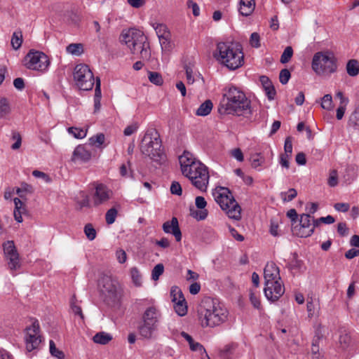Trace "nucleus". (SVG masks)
I'll list each match as a JSON object with an SVG mask.
<instances>
[{
    "label": "nucleus",
    "instance_id": "obj_1",
    "mask_svg": "<svg viewBox=\"0 0 359 359\" xmlns=\"http://www.w3.org/2000/svg\"><path fill=\"white\" fill-rule=\"evenodd\" d=\"M229 311L217 299L205 297L197 308V320L202 328H215L228 320Z\"/></svg>",
    "mask_w": 359,
    "mask_h": 359
},
{
    "label": "nucleus",
    "instance_id": "obj_2",
    "mask_svg": "<svg viewBox=\"0 0 359 359\" xmlns=\"http://www.w3.org/2000/svg\"><path fill=\"white\" fill-rule=\"evenodd\" d=\"M250 106L245 94L237 87L230 86L224 93L218 110L220 114L242 116L249 111Z\"/></svg>",
    "mask_w": 359,
    "mask_h": 359
},
{
    "label": "nucleus",
    "instance_id": "obj_3",
    "mask_svg": "<svg viewBox=\"0 0 359 359\" xmlns=\"http://www.w3.org/2000/svg\"><path fill=\"white\" fill-rule=\"evenodd\" d=\"M215 57L230 70L237 69L244 64L243 48L238 43H218Z\"/></svg>",
    "mask_w": 359,
    "mask_h": 359
},
{
    "label": "nucleus",
    "instance_id": "obj_4",
    "mask_svg": "<svg viewBox=\"0 0 359 359\" xmlns=\"http://www.w3.org/2000/svg\"><path fill=\"white\" fill-rule=\"evenodd\" d=\"M265 280L264 294L271 302L277 301L285 292L279 268L274 262H268L264 270Z\"/></svg>",
    "mask_w": 359,
    "mask_h": 359
},
{
    "label": "nucleus",
    "instance_id": "obj_5",
    "mask_svg": "<svg viewBox=\"0 0 359 359\" xmlns=\"http://www.w3.org/2000/svg\"><path fill=\"white\" fill-rule=\"evenodd\" d=\"M121 43L126 45L133 54H140L143 60H149L151 55L149 43L143 32L135 29L123 30L120 36Z\"/></svg>",
    "mask_w": 359,
    "mask_h": 359
},
{
    "label": "nucleus",
    "instance_id": "obj_6",
    "mask_svg": "<svg viewBox=\"0 0 359 359\" xmlns=\"http://www.w3.org/2000/svg\"><path fill=\"white\" fill-rule=\"evenodd\" d=\"M140 149L144 155L158 164H163L166 160L160 135L156 130L147 131L144 134Z\"/></svg>",
    "mask_w": 359,
    "mask_h": 359
},
{
    "label": "nucleus",
    "instance_id": "obj_7",
    "mask_svg": "<svg viewBox=\"0 0 359 359\" xmlns=\"http://www.w3.org/2000/svg\"><path fill=\"white\" fill-rule=\"evenodd\" d=\"M161 316V312L156 306L151 305L147 307L142 314V323L138 326L140 335L146 339H151L158 329Z\"/></svg>",
    "mask_w": 359,
    "mask_h": 359
},
{
    "label": "nucleus",
    "instance_id": "obj_8",
    "mask_svg": "<svg viewBox=\"0 0 359 359\" xmlns=\"http://www.w3.org/2000/svg\"><path fill=\"white\" fill-rule=\"evenodd\" d=\"M311 67L318 75L330 74L337 70V60L331 52H318L313 57Z\"/></svg>",
    "mask_w": 359,
    "mask_h": 359
},
{
    "label": "nucleus",
    "instance_id": "obj_9",
    "mask_svg": "<svg viewBox=\"0 0 359 359\" xmlns=\"http://www.w3.org/2000/svg\"><path fill=\"white\" fill-rule=\"evenodd\" d=\"M183 175L189 178L197 189L202 191H206L210 175L208 168L201 161L194 164L192 168H189Z\"/></svg>",
    "mask_w": 359,
    "mask_h": 359
},
{
    "label": "nucleus",
    "instance_id": "obj_10",
    "mask_svg": "<svg viewBox=\"0 0 359 359\" xmlns=\"http://www.w3.org/2000/svg\"><path fill=\"white\" fill-rule=\"evenodd\" d=\"M23 65L29 69L43 73L50 65V60L44 53L30 50L24 57Z\"/></svg>",
    "mask_w": 359,
    "mask_h": 359
},
{
    "label": "nucleus",
    "instance_id": "obj_11",
    "mask_svg": "<svg viewBox=\"0 0 359 359\" xmlns=\"http://www.w3.org/2000/svg\"><path fill=\"white\" fill-rule=\"evenodd\" d=\"M74 79L76 85L82 90H91L96 81L90 67L85 64H79L75 67Z\"/></svg>",
    "mask_w": 359,
    "mask_h": 359
},
{
    "label": "nucleus",
    "instance_id": "obj_12",
    "mask_svg": "<svg viewBox=\"0 0 359 359\" xmlns=\"http://www.w3.org/2000/svg\"><path fill=\"white\" fill-rule=\"evenodd\" d=\"M299 224L292 227L293 234L300 238H307L311 236L316 227V219L310 215L309 213H302L300 215Z\"/></svg>",
    "mask_w": 359,
    "mask_h": 359
},
{
    "label": "nucleus",
    "instance_id": "obj_13",
    "mask_svg": "<svg viewBox=\"0 0 359 359\" xmlns=\"http://www.w3.org/2000/svg\"><path fill=\"white\" fill-rule=\"evenodd\" d=\"M99 286L101 292L114 302L119 300L121 297L122 290L121 285L117 281L112 280L111 277H102L100 280Z\"/></svg>",
    "mask_w": 359,
    "mask_h": 359
},
{
    "label": "nucleus",
    "instance_id": "obj_14",
    "mask_svg": "<svg viewBox=\"0 0 359 359\" xmlns=\"http://www.w3.org/2000/svg\"><path fill=\"white\" fill-rule=\"evenodd\" d=\"M25 342L26 348L29 352L36 349L41 344V336L38 320L34 321L31 326L26 328Z\"/></svg>",
    "mask_w": 359,
    "mask_h": 359
},
{
    "label": "nucleus",
    "instance_id": "obj_15",
    "mask_svg": "<svg viewBox=\"0 0 359 359\" xmlns=\"http://www.w3.org/2000/svg\"><path fill=\"white\" fill-rule=\"evenodd\" d=\"M4 254L8 260V264L11 270L20 267L19 255L15 249L13 241H8L4 244Z\"/></svg>",
    "mask_w": 359,
    "mask_h": 359
},
{
    "label": "nucleus",
    "instance_id": "obj_16",
    "mask_svg": "<svg viewBox=\"0 0 359 359\" xmlns=\"http://www.w3.org/2000/svg\"><path fill=\"white\" fill-rule=\"evenodd\" d=\"M215 202H236L231 191L224 187H217L212 191Z\"/></svg>",
    "mask_w": 359,
    "mask_h": 359
},
{
    "label": "nucleus",
    "instance_id": "obj_17",
    "mask_svg": "<svg viewBox=\"0 0 359 359\" xmlns=\"http://www.w3.org/2000/svg\"><path fill=\"white\" fill-rule=\"evenodd\" d=\"M163 230L166 233H172L175 236L176 241H181L182 233L177 217H173L170 221L164 222L163 224Z\"/></svg>",
    "mask_w": 359,
    "mask_h": 359
},
{
    "label": "nucleus",
    "instance_id": "obj_18",
    "mask_svg": "<svg viewBox=\"0 0 359 359\" xmlns=\"http://www.w3.org/2000/svg\"><path fill=\"white\" fill-rule=\"evenodd\" d=\"M156 33L159 39V41L162 49H168L170 48V34L168 30L166 25L163 24H156L154 26Z\"/></svg>",
    "mask_w": 359,
    "mask_h": 359
},
{
    "label": "nucleus",
    "instance_id": "obj_19",
    "mask_svg": "<svg viewBox=\"0 0 359 359\" xmlns=\"http://www.w3.org/2000/svg\"><path fill=\"white\" fill-rule=\"evenodd\" d=\"M91 158V151L84 144L78 145L74 150L72 161L87 162Z\"/></svg>",
    "mask_w": 359,
    "mask_h": 359
},
{
    "label": "nucleus",
    "instance_id": "obj_20",
    "mask_svg": "<svg viewBox=\"0 0 359 359\" xmlns=\"http://www.w3.org/2000/svg\"><path fill=\"white\" fill-rule=\"evenodd\" d=\"M222 210L226 212L229 218L239 220L241 217V208L239 203H219Z\"/></svg>",
    "mask_w": 359,
    "mask_h": 359
},
{
    "label": "nucleus",
    "instance_id": "obj_21",
    "mask_svg": "<svg viewBox=\"0 0 359 359\" xmlns=\"http://www.w3.org/2000/svg\"><path fill=\"white\" fill-rule=\"evenodd\" d=\"M179 161L182 174L187 172L189 168H192L194 164H196L200 161L196 160L194 155L189 151H184L179 157Z\"/></svg>",
    "mask_w": 359,
    "mask_h": 359
},
{
    "label": "nucleus",
    "instance_id": "obj_22",
    "mask_svg": "<svg viewBox=\"0 0 359 359\" xmlns=\"http://www.w3.org/2000/svg\"><path fill=\"white\" fill-rule=\"evenodd\" d=\"M15 191L19 197L13 198V202H22L21 199L26 201L28 199L27 196L33 194L34 188L32 185L23 182L20 187L15 188Z\"/></svg>",
    "mask_w": 359,
    "mask_h": 359
},
{
    "label": "nucleus",
    "instance_id": "obj_23",
    "mask_svg": "<svg viewBox=\"0 0 359 359\" xmlns=\"http://www.w3.org/2000/svg\"><path fill=\"white\" fill-rule=\"evenodd\" d=\"M196 205L190 207V215L197 220L205 219L208 215V210L205 208L207 203H195Z\"/></svg>",
    "mask_w": 359,
    "mask_h": 359
},
{
    "label": "nucleus",
    "instance_id": "obj_24",
    "mask_svg": "<svg viewBox=\"0 0 359 359\" xmlns=\"http://www.w3.org/2000/svg\"><path fill=\"white\" fill-rule=\"evenodd\" d=\"M255 8V0H241L239 13L243 16H249L253 13Z\"/></svg>",
    "mask_w": 359,
    "mask_h": 359
},
{
    "label": "nucleus",
    "instance_id": "obj_25",
    "mask_svg": "<svg viewBox=\"0 0 359 359\" xmlns=\"http://www.w3.org/2000/svg\"><path fill=\"white\" fill-rule=\"evenodd\" d=\"M112 191L102 184H97L95 187V196L101 202L111 198Z\"/></svg>",
    "mask_w": 359,
    "mask_h": 359
},
{
    "label": "nucleus",
    "instance_id": "obj_26",
    "mask_svg": "<svg viewBox=\"0 0 359 359\" xmlns=\"http://www.w3.org/2000/svg\"><path fill=\"white\" fill-rule=\"evenodd\" d=\"M236 345L235 344H229L225 345L219 352V358L220 359H231L236 350Z\"/></svg>",
    "mask_w": 359,
    "mask_h": 359
},
{
    "label": "nucleus",
    "instance_id": "obj_27",
    "mask_svg": "<svg viewBox=\"0 0 359 359\" xmlns=\"http://www.w3.org/2000/svg\"><path fill=\"white\" fill-rule=\"evenodd\" d=\"M15 208L13 212L15 219L18 222L23 221L22 215H28V212L26 208V203H15Z\"/></svg>",
    "mask_w": 359,
    "mask_h": 359
},
{
    "label": "nucleus",
    "instance_id": "obj_28",
    "mask_svg": "<svg viewBox=\"0 0 359 359\" xmlns=\"http://www.w3.org/2000/svg\"><path fill=\"white\" fill-rule=\"evenodd\" d=\"M213 104L211 100H207L200 105L196 110V114L200 116H207L210 113Z\"/></svg>",
    "mask_w": 359,
    "mask_h": 359
},
{
    "label": "nucleus",
    "instance_id": "obj_29",
    "mask_svg": "<svg viewBox=\"0 0 359 359\" xmlns=\"http://www.w3.org/2000/svg\"><path fill=\"white\" fill-rule=\"evenodd\" d=\"M93 339L96 344L104 345L108 344L112 339V337L108 333L100 332L97 333L93 337Z\"/></svg>",
    "mask_w": 359,
    "mask_h": 359
},
{
    "label": "nucleus",
    "instance_id": "obj_30",
    "mask_svg": "<svg viewBox=\"0 0 359 359\" xmlns=\"http://www.w3.org/2000/svg\"><path fill=\"white\" fill-rule=\"evenodd\" d=\"M346 71L349 76H355L359 74V62L356 60H350L346 65Z\"/></svg>",
    "mask_w": 359,
    "mask_h": 359
},
{
    "label": "nucleus",
    "instance_id": "obj_31",
    "mask_svg": "<svg viewBox=\"0 0 359 359\" xmlns=\"http://www.w3.org/2000/svg\"><path fill=\"white\" fill-rule=\"evenodd\" d=\"M11 43L14 50H18L21 47L22 43V33L20 30L13 32Z\"/></svg>",
    "mask_w": 359,
    "mask_h": 359
},
{
    "label": "nucleus",
    "instance_id": "obj_32",
    "mask_svg": "<svg viewBox=\"0 0 359 359\" xmlns=\"http://www.w3.org/2000/svg\"><path fill=\"white\" fill-rule=\"evenodd\" d=\"M67 52L74 55H81L83 52V46L81 43H70L66 48Z\"/></svg>",
    "mask_w": 359,
    "mask_h": 359
},
{
    "label": "nucleus",
    "instance_id": "obj_33",
    "mask_svg": "<svg viewBox=\"0 0 359 359\" xmlns=\"http://www.w3.org/2000/svg\"><path fill=\"white\" fill-rule=\"evenodd\" d=\"M172 302L176 304L178 302L184 301V297L181 290L177 287H172L170 290Z\"/></svg>",
    "mask_w": 359,
    "mask_h": 359
},
{
    "label": "nucleus",
    "instance_id": "obj_34",
    "mask_svg": "<svg viewBox=\"0 0 359 359\" xmlns=\"http://www.w3.org/2000/svg\"><path fill=\"white\" fill-rule=\"evenodd\" d=\"M67 131L69 134L72 135L75 138L77 139H83L87 135L88 130L76 128V127H69L67 129Z\"/></svg>",
    "mask_w": 359,
    "mask_h": 359
},
{
    "label": "nucleus",
    "instance_id": "obj_35",
    "mask_svg": "<svg viewBox=\"0 0 359 359\" xmlns=\"http://www.w3.org/2000/svg\"><path fill=\"white\" fill-rule=\"evenodd\" d=\"M174 309L180 316H184L187 313L188 308L186 299L178 302L174 304Z\"/></svg>",
    "mask_w": 359,
    "mask_h": 359
},
{
    "label": "nucleus",
    "instance_id": "obj_36",
    "mask_svg": "<svg viewBox=\"0 0 359 359\" xmlns=\"http://www.w3.org/2000/svg\"><path fill=\"white\" fill-rule=\"evenodd\" d=\"M49 350L52 356L57 359H65L64 352L56 348L55 344L53 340L49 341Z\"/></svg>",
    "mask_w": 359,
    "mask_h": 359
},
{
    "label": "nucleus",
    "instance_id": "obj_37",
    "mask_svg": "<svg viewBox=\"0 0 359 359\" xmlns=\"http://www.w3.org/2000/svg\"><path fill=\"white\" fill-rule=\"evenodd\" d=\"M148 79L151 83L156 86H161L163 83L161 74L156 72H149Z\"/></svg>",
    "mask_w": 359,
    "mask_h": 359
},
{
    "label": "nucleus",
    "instance_id": "obj_38",
    "mask_svg": "<svg viewBox=\"0 0 359 359\" xmlns=\"http://www.w3.org/2000/svg\"><path fill=\"white\" fill-rule=\"evenodd\" d=\"M105 140V136L103 133H99L96 135L91 137L89 139V144L92 146H95L96 147H101Z\"/></svg>",
    "mask_w": 359,
    "mask_h": 359
},
{
    "label": "nucleus",
    "instance_id": "obj_39",
    "mask_svg": "<svg viewBox=\"0 0 359 359\" xmlns=\"http://www.w3.org/2000/svg\"><path fill=\"white\" fill-rule=\"evenodd\" d=\"M130 276L133 283L136 286H140L142 284V276L137 267L130 269Z\"/></svg>",
    "mask_w": 359,
    "mask_h": 359
},
{
    "label": "nucleus",
    "instance_id": "obj_40",
    "mask_svg": "<svg viewBox=\"0 0 359 359\" xmlns=\"http://www.w3.org/2000/svg\"><path fill=\"white\" fill-rule=\"evenodd\" d=\"M84 233L89 241H93L96 238V231L90 223L85 225Z\"/></svg>",
    "mask_w": 359,
    "mask_h": 359
},
{
    "label": "nucleus",
    "instance_id": "obj_41",
    "mask_svg": "<svg viewBox=\"0 0 359 359\" xmlns=\"http://www.w3.org/2000/svg\"><path fill=\"white\" fill-rule=\"evenodd\" d=\"M293 55V49L291 46H287L280 56V62L287 63Z\"/></svg>",
    "mask_w": 359,
    "mask_h": 359
},
{
    "label": "nucleus",
    "instance_id": "obj_42",
    "mask_svg": "<svg viewBox=\"0 0 359 359\" xmlns=\"http://www.w3.org/2000/svg\"><path fill=\"white\" fill-rule=\"evenodd\" d=\"M297 191L294 189H290L287 191L281 192V199L283 202H290L297 196Z\"/></svg>",
    "mask_w": 359,
    "mask_h": 359
},
{
    "label": "nucleus",
    "instance_id": "obj_43",
    "mask_svg": "<svg viewBox=\"0 0 359 359\" xmlns=\"http://www.w3.org/2000/svg\"><path fill=\"white\" fill-rule=\"evenodd\" d=\"M321 107L326 110H331L333 108L332 106V97L330 94H326L322 98Z\"/></svg>",
    "mask_w": 359,
    "mask_h": 359
},
{
    "label": "nucleus",
    "instance_id": "obj_44",
    "mask_svg": "<svg viewBox=\"0 0 359 359\" xmlns=\"http://www.w3.org/2000/svg\"><path fill=\"white\" fill-rule=\"evenodd\" d=\"M339 342L342 349L347 348L351 343L350 335L348 333H341L339 336Z\"/></svg>",
    "mask_w": 359,
    "mask_h": 359
},
{
    "label": "nucleus",
    "instance_id": "obj_45",
    "mask_svg": "<svg viewBox=\"0 0 359 359\" xmlns=\"http://www.w3.org/2000/svg\"><path fill=\"white\" fill-rule=\"evenodd\" d=\"M164 271V266L163 264H156L152 270L151 278L154 280H158L160 276L163 274Z\"/></svg>",
    "mask_w": 359,
    "mask_h": 359
},
{
    "label": "nucleus",
    "instance_id": "obj_46",
    "mask_svg": "<svg viewBox=\"0 0 359 359\" xmlns=\"http://www.w3.org/2000/svg\"><path fill=\"white\" fill-rule=\"evenodd\" d=\"M10 111V106L7 99H0V118L4 116Z\"/></svg>",
    "mask_w": 359,
    "mask_h": 359
},
{
    "label": "nucleus",
    "instance_id": "obj_47",
    "mask_svg": "<svg viewBox=\"0 0 359 359\" xmlns=\"http://www.w3.org/2000/svg\"><path fill=\"white\" fill-rule=\"evenodd\" d=\"M117 212V210L115 208H112L107 212L105 219L108 224H111L115 222Z\"/></svg>",
    "mask_w": 359,
    "mask_h": 359
},
{
    "label": "nucleus",
    "instance_id": "obj_48",
    "mask_svg": "<svg viewBox=\"0 0 359 359\" xmlns=\"http://www.w3.org/2000/svg\"><path fill=\"white\" fill-rule=\"evenodd\" d=\"M250 159L252 167L254 168H257V167L260 166L264 161V158L261 156L260 154H253Z\"/></svg>",
    "mask_w": 359,
    "mask_h": 359
},
{
    "label": "nucleus",
    "instance_id": "obj_49",
    "mask_svg": "<svg viewBox=\"0 0 359 359\" xmlns=\"http://www.w3.org/2000/svg\"><path fill=\"white\" fill-rule=\"evenodd\" d=\"M291 76L290 72L287 69H283L279 74V80L282 84H286Z\"/></svg>",
    "mask_w": 359,
    "mask_h": 359
},
{
    "label": "nucleus",
    "instance_id": "obj_50",
    "mask_svg": "<svg viewBox=\"0 0 359 359\" xmlns=\"http://www.w3.org/2000/svg\"><path fill=\"white\" fill-rule=\"evenodd\" d=\"M335 221L334 218L331 215H327L326 217H321L318 219H316V227L318 226L321 223L331 224L334 223Z\"/></svg>",
    "mask_w": 359,
    "mask_h": 359
},
{
    "label": "nucleus",
    "instance_id": "obj_51",
    "mask_svg": "<svg viewBox=\"0 0 359 359\" xmlns=\"http://www.w3.org/2000/svg\"><path fill=\"white\" fill-rule=\"evenodd\" d=\"M12 138L15 140V142L11 146L14 150L18 149L21 146L22 138L19 133L13 131L12 133Z\"/></svg>",
    "mask_w": 359,
    "mask_h": 359
},
{
    "label": "nucleus",
    "instance_id": "obj_52",
    "mask_svg": "<svg viewBox=\"0 0 359 359\" xmlns=\"http://www.w3.org/2000/svg\"><path fill=\"white\" fill-rule=\"evenodd\" d=\"M75 297H73L71 300V309L75 315H79L81 319H83V314L81 306H78L75 303Z\"/></svg>",
    "mask_w": 359,
    "mask_h": 359
},
{
    "label": "nucleus",
    "instance_id": "obj_53",
    "mask_svg": "<svg viewBox=\"0 0 359 359\" xmlns=\"http://www.w3.org/2000/svg\"><path fill=\"white\" fill-rule=\"evenodd\" d=\"M260 37L257 32H253L250 39V43L252 47L259 48L260 46Z\"/></svg>",
    "mask_w": 359,
    "mask_h": 359
},
{
    "label": "nucleus",
    "instance_id": "obj_54",
    "mask_svg": "<svg viewBox=\"0 0 359 359\" xmlns=\"http://www.w3.org/2000/svg\"><path fill=\"white\" fill-rule=\"evenodd\" d=\"M250 300L255 309H259L261 308V302L259 296L252 291L250 294Z\"/></svg>",
    "mask_w": 359,
    "mask_h": 359
},
{
    "label": "nucleus",
    "instance_id": "obj_55",
    "mask_svg": "<svg viewBox=\"0 0 359 359\" xmlns=\"http://www.w3.org/2000/svg\"><path fill=\"white\" fill-rule=\"evenodd\" d=\"M32 175L36 178H40L46 182L50 181V177L45 172L35 170L32 172Z\"/></svg>",
    "mask_w": 359,
    "mask_h": 359
},
{
    "label": "nucleus",
    "instance_id": "obj_56",
    "mask_svg": "<svg viewBox=\"0 0 359 359\" xmlns=\"http://www.w3.org/2000/svg\"><path fill=\"white\" fill-rule=\"evenodd\" d=\"M284 150V154H289L290 156H291L292 153V142L291 137H286L285 140Z\"/></svg>",
    "mask_w": 359,
    "mask_h": 359
},
{
    "label": "nucleus",
    "instance_id": "obj_57",
    "mask_svg": "<svg viewBox=\"0 0 359 359\" xmlns=\"http://www.w3.org/2000/svg\"><path fill=\"white\" fill-rule=\"evenodd\" d=\"M170 192L172 194L180 196L182 192L181 185L177 182H172L170 186Z\"/></svg>",
    "mask_w": 359,
    "mask_h": 359
},
{
    "label": "nucleus",
    "instance_id": "obj_58",
    "mask_svg": "<svg viewBox=\"0 0 359 359\" xmlns=\"http://www.w3.org/2000/svg\"><path fill=\"white\" fill-rule=\"evenodd\" d=\"M189 345V348L192 351H198L201 353L205 352V350L202 344L195 341H193Z\"/></svg>",
    "mask_w": 359,
    "mask_h": 359
},
{
    "label": "nucleus",
    "instance_id": "obj_59",
    "mask_svg": "<svg viewBox=\"0 0 359 359\" xmlns=\"http://www.w3.org/2000/svg\"><path fill=\"white\" fill-rule=\"evenodd\" d=\"M187 5H188V7L192 10V13L194 16L199 15L200 8L196 2H194L191 0H189L187 1Z\"/></svg>",
    "mask_w": 359,
    "mask_h": 359
},
{
    "label": "nucleus",
    "instance_id": "obj_60",
    "mask_svg": "<svg viewBox=\"0 0 359 359\" xmlns=\"http://www.w3.org/2000/svg\"><path fill=\"white\" fill-rule=\"evenodd\" d=\"M287 216L291 219L292 227L294 226L297 222L298 215L294 209H290L287 212Z\"/></svg>",
    "mask_w": 359,
    "mask_h": 359
},
{
    "label": "nucleus",
    "instance_id": "obj_61",
    "mask_svg": "<svg viewBox=\"0 0 359 359\" xmlns=\"http://www.w3.org/2000/svg\"><path fill=\"white\" fill-rule=\"evenodd\" d=\"M264 89V91L266 93V95L269 100H272L274 99L276 95V90L273 85L268 86Z\"/></svg>",
    "mask_w": 359,
    "mask_h": 359
},
{
    "label": "nucleus",
    "instance_id": "obj_62",
    "mask_svg": "<svg viewBox=\"0 0 359 359\" xmlns=\"http://www.w3.org/2000/svg\"><path fill=\"white\" fill-rule=\"evenodd\" d=\"M116 258L119 263L123 264L126 262V259H127V255H126V252L123 250L120 249V250H117L116 252Z\"/></svg>",
    "mask_w": 359,
    "mask_h": 359
},
{
    "label": "nucleus",
    "instance_id": "obj_63",
    "mask_svg": "<svg viewBox=\"0 0 359 359\" xmlns=\"http://www.w3.org/2000/svg\"><path fill=\"white\" fill-rule=\"evenodd\" d=\"M231 156L240 162L243 161L244 159L243 152L239 148L233 149L231 151Z\"/></svg>",
    "mask_w": 359,
    "mask_h": 359
},
{
    "label": "nucleus",
    "instance_id": "obj_64",
    "mask_svg": "<svg viewBox=\"0 0 359 359\" xmlns=\"http://www.w3.org/2000/svg\"><path fill=\"white\" fill-rule=\"evenodd\" d=\"M338 179H337V174L336 171H332L328 179V184L330 187H334L337 184Z\"/></svg>",
    "mask_w": 359,
    "mask_h": 359
}]
</instances>
